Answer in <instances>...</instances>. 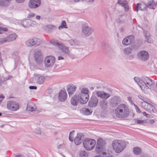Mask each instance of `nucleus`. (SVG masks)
<instances>
[{
    "instance_id": "obj_46",
    "label": "nucleus",
    "mask_w": 157,
    "mask_h": 157,
    "mask_svg": "<svg viewBox=\"0 0 157 157\" xmlns=\"http://www.w3.org/2000/svg\"><path fill=\"white\" fill-rule=\"evenodd\" d=\"M35 16V14L32 12H29V13L27 14V17L29 18H32L34 17Z\"/></svg>"
},
{
    "instance_id": "obj_15",
    "label": "nucleus",
    "mask_w": 157,
    "mask_h": 157,
    "mask_svg": "<svg viewBox=\"0 0 157 157\" xmlns=\"http://www.w3.org/2000/svg\"><path fill=\"white\" fill-rule=\"evenodd\" d=\"M84 138V136L82 133H78L74 139V142L76 145L80 144Z\"/></svg>"
},
{
    "instance_id": "obj_20",
    "label": "nucleus",
    "mask_w": 157,
    "mask_h": 157,
    "mask_svg": "<svg viewBox=\"0 0 157 157\" xmlns=\"http://www.w3.org/2000/svg\"><path fill=\"white\" fill-rule=\"evenodd\" d=\"M134 40V37L132 35L125 38L122 41V44L125 45H129Z\"/></svg>"
},
{
    "instance_id": "obj_28",
    "label": "nucleus",
    "mask_w": 157,
    "mask_h": 157,
    "mask_svg": "<svg viewBox=\"0 0 157 157\" xmlns=\"http://www.w3.org/2000/svg\"><path fill=\"white\" fill-rule=\"evenodd\" d=\"M100 105L101 109H105L107 107V102L104 100H102L100 102Z\"/></svg>"
},
{
    "instance_id": "obj_36",
    "label": "nucleus",
    "mask_w": 157,
    "mask_h": 157,
    "mask_svg": "<svg viewBox=\"0 0 157 157\" xmlns=\"http://www.w3.org/2000/svg\"><path fill=\"white\" fill-rule=\"evenodd\" d=\"M56 28V27L55 26L52 25H49L46 26L45 30L48 32H49L50 29H54Z\"/></svg>"
},
{
    "instance_id": "obj_33",
    "label": "nucleus",
    "mask_w": 157,
    "mask_h": 157,
    "mask_svg": "<svg viewBox=\"0 0 157 157\" xmlns=\"http://www.w3.org/2000/svg\"><path fill=\"white\" fill-rule=\"evenodd\" d=\"M92 112V111L88 109H83L82 111V113L86 115H89L91 114Z\"/></svg>"
},
{
    "instance_id": "obj_34",
    "label": "nucleus",
    "mask_w": 157,
    "mask_h": 157,
    "mask_svg": "<svg viewBox=\"0 0 157 157\" xmlns=\"http://www.w3.org/2000/svg\"><path fill=\"white\" fill-rule=\"evenodd\" d=\"M68 27L67 25L66 21H62L61 25L59 26V30H61L64 28H67Z\"/></svg>"
},
{
    "instance_id": "obj_4",
    "label": "nucleus",
    "mask_w": 157,
    "mask_h": 157,
    "mask_svg": "<svg viewBox=\"0 0 157 157\" xmlns=\"http://www.w3.org/2000/svg\"><path fill=\"white\" fill-rule=\"evenodd\" d=\"M95 144L96 141L94 140L89 138L85 139L83 142V147L88 151L92 150L94 148Z\"/></svg>"
},
{
    "instance_id": "obj_12",
    "label": "nucleus",
    "mask_w": 157,
    "mask_h": 157,
    "mask_svg": "<svg viewBox=\"0 0 157 157\" xmlns=\"http://www.w3.org/2000/svg\"><path fill=\"white\" fill-rule=\"evenodd\" d=\"M40 3V0H30L29 3V6L31 8H35L38 7Z\"/></svg>"
},
{
    "instance_id": "obj_1",
    "label": "nucleus",
    "mask_w": 157,
    "mask_h": 157,
    "mask_svg": "<svg viewBox=\"0 0 157 157\" xmlns=\"http://www.w3.org/2000/svg\"><path fill=\"white\" fill-rule=\"evenodd\" d=\"M134 79L143 92L146 93L150 90V87L155 84V82L153 80L147 77L143 78L142 79L136 77H134Z\"/></svg>"
},
{
    "instance_id": "obj_43",
    "label": "nucleus",
    "mask_w": 157,
    "mask_h": 157,
    "mask_svg": "<svg viewBox=\"0 0 157 157\" xmlns=\"http://www.w3.org/2000/svg\"><path fill=\"white\" fill-rule=\"evenodd\" d=\"M135 121H136L137 124H144L147 123L146 121L144 120H140L138 118L135 119Z\"/></svg>"
},
{
    "instance_id": "obj_50",
    "label": "nucleus",
    "mask_w": 157,
    "mask_h": 157,
    "mask_svg": "<svg viewBox=\"0 0 157 157\" xmlns=\"http://www.w3.org/2000/svg\"><path fill=\"white\" fill-rule=\"evenodd\" d=\"M143 114L144 116H145L147 118H151V116L149 114L145 112L143 113Z\"/></svg>"
},
{
    "instance_id": "obj_18",
    "label": "nucleus",
    "mask_w": 157,
    "mask_h": 157,
    "mask_svg": "<svg viewBox=\"0 0 157 157\" xmlns=\"http://www.w3.org/2000/svg\"><path fill=\"white\" fill-rule=\"evenodd\" d=\"M98 99L95 96H92L89 102V105L91 107L96 106L98 102Z\"/></svg>"
},
{
    "instance_id": "obj_6",
    "label": "nucleus",
    "mask_w": 157,
    "mask_h": 157,
    "mask_svg": "<svg viewBox=\"0 0 157 157\" xmlns=\"http://www.w3.org/2000/svg\"><path fill=\"white\" fill-rule=\"evenodd\" d=\"M6 106L7 109L11 111H16L20 107L18 103L13 101H9L7 102Z\"/></svg>"
},
{
    "instance_id": "obj_3",
    "label": "nucleus",
    "mask_w": 157,
    "mask_h": 157,
    "mask_svg": "<svg viewBox=\"0 0 157 157\" xmlns=\"http://www.w3.org/2000/svg\"><path fill=\"white\" fill-rule=\"evenodd\" d=\"M112 146L116 152L119 153L124 149L125 147V144L124 141L116 140L113 141Z\"/></svg>"
},
{
    "instance_id": "obj_30",
    "label": "nucleus",
    "mask_w": 157,
    "mask_h": 157,
    "mask_svg": "<svg viewBox=\"0 0 157 157\" xmlns=\"http://www.w3.org/2000/svg\"><path fill=\"white\" fill-rule=\"evenodd\" d=\"M45 79V78L43 76H40L37 78L36 79V83L38 84H40L43 83Z\"/></svg>"
},
{
    "instance_id": "obj_24",
    "label": "nucleus",
    "mask_w": 157,
    "mask_h": 157,
    "mask_svg": "<svg viewBox=\"0 0 157 157\" xmlns=\"http://www.w3.org/2000/svg\"><path fill=\"white\" fill-rule=\"evenodd\" d=\"M59 48L61 50L62 52L67 55H68L70 53V51L68 47L65 46L63 44L61 43Z\"/></svg>"
},
{
    "instance_id": "obj_47",
    "label": "nucleus",
    "mask_w": 157,
    "mask_h": 157,
    "mask_svg": "<svg viewBox=\"0 0 157 157\" xmlns=\"http://www.w3.org/2000/svg\"><path fill=\"white\" fill-rule=\"evenodd\" d=\"M69 42L71 45L74 46L76 44V40L71 39L69 40Z\"/></svg>"
},
{
    "instance_id": "obj_48",
    "label": "nucleus",
    "mask_w": 157,
    "mask_h": 157,
    "mask_svg": "<svg viewBox=\"0 0 157 157\" xmlns=\"http://www.w3.org/2000/svg\"><path fill=\"white\" fill-rule=\"evenodd\" d=\"M153 108V106L150 104L149 103L147 106V109H146L149 111L152 110Z\"/></svg>"
},
{
    "instance_id": "obj_26",
    "label": "nucleus",
    "mask_w": 157,
    "mask_h": 157,
    "mask_svg": "<svg viewBox=\"0 0 157 157\" xmlns=\"http://www.w3.org/2000/svg\"><path fill=\"white\" fill-rule=\"evenodd\" d=\"M22 25L24 27H30L29 19L24 20L21 21Z\"/></svg>"
},
{
    "instance_id": "obj_59",
    "label": "nucleus",
    "mask_w": 157,
    "mask_h": 157,
    "mask_svg": "<svg viewBox=\"0 0 157 157\" xmlns=\"http://www.w3.org/2000/svg\"><path fill=\"white\" fill-rule=\"evenodd\" d=\"M41 17L39 15H36V19L38 20H39L40 19Z\"/></svg>"
},
{
    "instance_id": "obj_55",
    "label": "nucleus",
    "mask_w": 157,
    "mask_h": 157,
    "mask_svg": "<svg viewBox=\"0 0 157 157\" xmlns=\"http://www.w3.org/2000/svg\"><path fill=\"white\" fill-rule=\"evenodd\" d=\"M138 97L141 100H142L143 101H146V99L144 98V97L140 95H138Z\"/></svg>"
},
{
    "instance_id": "obj_41",
    "label": "nucleus",
    "mask_w": 157,
    "mask_h": 157,
    "mask_svg": "<svg viewBox=\"0 0 157 157\" xmlns=\"http://www.w3.org/2000/svg\"><path fill=\"white\" fill-rule=\"evenodd\" d=\"M30 21V26H35L38 25V23L36 21L29 19Z\"/></svg>"
},
{
    "instance_id": "obj_57",
    "label": "nucleus",
    "mask_w": 157,
    "mask_h": 157,
    "mask_svg": "<svg viewBox=\"0 0 157 157\" xmlns=\"http://www.w3.org/2000/svg\"><path fill=\"white\" fill-rule=\"evenodd\" d=\"M29 88L30 89H37L36 86H29Z\"/></svg>"
},
{
    "instance_id": "obj_11",
    "label": "nucleus",
    "mask_w": 157,
    "mask_h": 157,
    "mask_svg": "<svg viewBox=\"0 0 157 157\" xmlns=\"http://www.w3.org/2000/svg\"><path fill=\"white\" fill-rule=\"evenodd\" d=\"M34 56L35 60L37 63H40L42 62V54L40 51L37 50L35 51Z\"/></svg>"
},
{
    "instance_id": "obj_52",
    "label": "nucleus",
    "mask_w": 157,
    "mask_h": 157,
    "mask_svg": "<svg viewBox=\"0 0 157 157\" xmlns=\"http://www.w3.org/2000/svg\"><path fill=\"white\" fill-rule=\"evenodd\" d=\"M140 3H137L136 4V9L135 10V11H136L137 12L139 10H140Z\"/></svg>"
},
{
    "instance_id": "obj_51",
    "label": "nucleus",
    "mask_w": 157,
    "mask_h": 157,
    "mask_svg": "<svg viewBox=\"0 0 157 157\" xmlns=\"http://www.w3.org/2000/svg\"><path fill=\"white\" fill-rule=\"evenodd\" d=\"M6 42L5 38L0 39V45Z\"/></svg>"
},
{
    "instance_id": "obj_49",
    "label": "nucleus",
    "mask_w": 157,
    "mask_h": 157,
    "mask_svg": "<svg viewBox=\"0 0 157 157\" xmlns=\"http://www.w3.org/2000/svg\"><path fill=\"white\" fill-rule=\"evenodd\" d=\"M134 106L135 107V109L137 113H141V111H140V109L135 104H134Z\"/></svg>"
},
{
    "instance_id": "obj_17",
    "label": "nucleus",
    "mask_w": 157,
    "mask_h": 157,
    "mask_svg": "<svg viewBox=\"0 0 157 157\" xmlns=\"http://www.w3.org/2000/svg\"><path fill=\"white\" fill-rule=\"evenodd\" d=\"M80 103L81 104H85L88 101L89 99V96L81 94H78Z\"/></svg>"
},
{
    "instance_id": "obj_45",
    "label": "nucleus",
    "mask_w": 157,
    "mask_h": 157,
    "mask_svg": "<svg viewBox=\"0 0 157 157\" xmlns=\"http://www.w3.org/2000/svg\"><path fill=\"white\" fill-rule=\"evenodd\" d=\"M144 36L147 39V42H149L148 40L150 37V34L147 31H144Z\"/></svg>"
},
{
    "instance_id": "obj_22",
    "label": "nucleus",
    "mask_w": 157,
    "mask_h": 157,
    "mask_svg": "<svg viewBox=\"0 0 157 157\" xmlns=\"http://www.w3.org/2000/svg\"><path fill=\"white\" fill-rule=\"evenodd\" d=\"M78 95H75L72 97L71 99V103L73 106L77 105L78 103H80Z\"/></svg>"
},
{
    "instance_id": "obj_10",
    "label": "nucleus",
    "mask_w": 157,
    "mask_h": 157,
    "mask_svg": "<svg viewBox=\"0 0 157 157\" xmlns=\"http://www.w3.org/2000/svg\"><path fill=\"white\" fill-rule=\"evenodd\" d=\"M93 32V30L89 26L84 25L82 27V32L85 36H89Z\"/></svg>"
},
{
    "instance_id": "obj_31",
    "label": "nucleus",
    "mask_w": 157,
    "mask_h": 157,
    "mask_svg": "<svg viewBox=\"0 0 157 157\" xmlns=\"http://www.w3.org/2000/svg\"><path fill=\"white\" fill-rule=\"evenodd\" d=\"M133 152L135 154L139 155L141 153L142 150L139 147H135L133 149Z\"/></svg>"
},
{
    "instance_id": "obj_5",
    "label": "nucleus",
    "mask_w": 157,
    "mask_h": 157,
    "mask_svg": "<svg viewBox=\"0 0 157 157\" xmlns=\"http://www.w3.org/2000/svg\"><path fill=\"white\" fill-rule=\"evenodd\" d=\"M42 42L40 39L36 37H32L28 39L25 42L26 45L29 47L38 46Z\"/></svg>"
},
{
    "instance_id": "obj_13",
    "label": "nucleus",
    "mask_w": 157,
    "mask_h": 157,
    "mask_svg": "<svg viewBox=\"0 0 157 157\" xmlns=\"http://www.w3.org/2000/svg\"><path fill=\"white\" fill-rule=\"evenodd\" d=\"M96 94L98 97H99L104 99H106L110 96V94H109L103 91H97L96 92Z\"/></svg>"
},
{
    "instance_id": "obj_2",
    "label": "nucleus",
    "mask_w": 157,
    "mask_h": 157,
    "mask_svg": "<svg viewBox=\"0 0 157 157\" xmlns=\"http://www.w3.org/2000/svg\"><path fill=\"white\" fill-rule=\"evenodd\" d=\"M115 113L117 117L126 118L129 116V109L126 105L122 104L119 105L116 108Z\"/></svg>"
},
{
    "instance_id": "obj_61",
    "label": "nucleus",
    "mask_w": 157,
    "mask_h": 157,
    "mask_svg": "<svg viewBox=\"0 0 157 157\" xmlns=\"http://www.w3.org/2000/svg\"><path fill=\"white\" fill-rule=\"evenodd\" d=\"M64 58L63 57L59 56L58 57V59L59 60H63V59Z\"/></svg>"
},
{
    "instance_id": "obj_54",
    "label": "nucleus",
    "mask_w": 157,
    "mask_h": 157,
    "mask_svg": "<svg viewBox=\"0 0 157 157\" xmlns=\"http://www.w3.org/2000/svg\"><path fill=\"white\" fill-rule=\"evenodd\" d=\"M0 31L2 32L3 31L7 32V28H5L0 27Z\"/></svg>"
},
{
    "instance_id": "obj_14",
    "label": "nucleus",
    "mask_w": 157,
    "mask_h": 157,
    "mask_svg": "<svg viewBox=\"0 0 157 157\" xmlns=\"http://www.w3.org/2000/svg\"><path fill=\"white\" fill-rule=\"evenodd\" d=\"M67 94L65 90H61L60 91L58 96V99L60 101H65L67 99Z\"/></svg>"
},
{
    "instance_id": "obj_64",
    "label": "nucleus",
    "mask_w": 157,
    "mask_h": 157,
    "mask_svg": "<svg viewBox=\"0 0 157 157\" xmlns=\"http://www.w3.org/2000/svg\"><path fill=\"white\" fill-rule=\"evenodd\" d=\"M142 157H149L146 154L144 155Z\"/></svg>"
},
{
    "instance_id": "obj_25",
    "label": "nucleus",
    "mask_w": 157,
    "mask_h": 157,
    "mask_svg": "<svg viewBox=\"0 0 157 157\" xmlns=\"http://www.w3.org/2000/svg\"><path fill=\"white\" fill-rule=\"evenodd\" d=\"M17 37V36L16 34H12L6 37H5L6 42H10L15 40Z\"/></svg>"
},
{
    "instance_id": "obj_9",
    "label": "nucleus",
    "mask_w": 157,
    "mask_h": 157,
    "mask_svg": "<svg viewBox=\"0 0 157 157\" xmlns=\"http://www.w3.org/2000/svg\"><path fill=\"white\" fill-rule=\"evenodd\" d=\"M139 58L142 61H145L148 60L149 55L148 52L144 51L140 52L138 54Z\"/></svg>"
},
{
    "instance_id": "obj_42",
    "label": "nucleus",
    "mask_w": 157,
    "mask_h": 157,
    "mask_svg": "<svg viewBox=\"0 0 157 157\" xmlns=\"http://www.w3.org/2000/svg\"><path fill=\"white\" fill-rule=\"evenodd\" d=\"M117 23L118 24H122L124 23V21L122 17L117 18L116 20Z\"/></svg>"
},
{
    "instance_id": "obj_53",
    "label": "nucleus",
    "mask_w": 157,
    "mask_h": 157,
    "mask_svg": "<svg viewBox=\"0 0 157 157\" xmlns=\"http://www.w3.org/2000/svg\"><path fill=\"white\" fill-rule=\"evenodd\" d=\"M128 100L130 102L131 104L133 105L135 104L134 102L132 100V99L131 97H129L128 98Z\"/></svg>"
},
{
    "instance_id": "obj_62",
    "label": "nucleus",
    "mask_w": 157,
    "mask_h": 157,
    "mask_svg": "<svg viewBox=\"0 0 157 157\" xmlns=\"http://www.w3.org/2000/svg\"><path fill=\"white\" fill-rule=\"evenodd\" d=\"M72 138H71V136H69V140L71 142H72L73 141V140Z\"/></svg>"
},
{
    "instance_id": "obj_35",
    "label": "nucleus",
    "mask_w": 157,
    "mask_h": 157,
    "mask_svg": "<svg viewBox=\"0 0 157 157\" xmlns=\"http://www.w3.org/2000/svg\"><path fill=\"white\" fill-rule=\"evenodd\" d=\"M124 52L125 55H129L132 52V48H125L123 50Z\"/></svg>"
},
{
    "instance_id": "obj_7",
    "label": "nucleus",
    "mask_w": 157,
    "mask_h": 157,
    "mask_svg": "<svg viewBox=\"0 0 157 157\" xmlns=\"http://www.w3.org/2000/svg\"><path fill=\"white\" fill-rule=\"evenodd\" d=\"M105 142L101 138L98 139L97 145L95 147V151L98 153H100V151L106 149L105 146Z\"/></svg>"
},
{
    "instance_id": "obj_23",
    "label": "nucleus",
    "mask_w": 157,
    "mask_h": 157,
    "mask_svg": "<svg viewBox=\"0 0 157 157\" xmlns=\"http://www.w3.org/2000/svg\"><path fill=\"white\" fill-rule=\"evenodd\" d=\"M108 150L107 149L100 151V153H98L100 154L98 155L99 157H113V155L108 153Z\"/></svg>"
},
{
    "instance_id": "obj_38",
    "label": "nucleus",
    "mask_w": 157,
    "mask_h": 157,
    "mask_svg": "<svg viewBox=\"0 0 157 157\" xmlns=\"http://www.w3.org/2000/svg\"><path fill=\"white\" fill-rule=\"evenodd\" d=\"M50 43L51 44L55 45L57 46L58 47H59V45H60V44H61L60 43H58L56 41H55L53 40H51L50 41Z\"/></svg>"
},
{
    "instance_id": "obj_60",
    "label": "nucleus",
    "mask_w": 157,
    "mask_h": 157,
    "mask_svg": "<svg viewBox=\"0 0 157 157\" xmlns=\"http://www.w3.org/2000/svg\"><path fill=\"white\" fill-rule=\"evenodd\" d=\"M25 0H16L17 2L18 3H21L23 2Z\"/></svg>"
},
{
    "instance_id": "obj_56",
    "label": "nucleus",
    "mask_w": 157,
    "mask_h": 157,
    "mask_svg": "<svg viewBox=\"0 0 157 157\" xmlns=\"http://www.w3.org/2000/svg\"><path fill=\"white\" fill-rule=\"evenodd\" d=\"M74 132H75V131L74 130L72 131V132H71L70 133L69 136H71V138H73V136L74 135Z\"/></svg>"
},
{
    "instance_id": "obj_58",
    "label": "nucleus",
    "mask_w": 157,
    "mask_h": 157,
    "mask_svg": "<svg viewBox=\"0 0 157 157\" xmlns=\"http://www.w3.org/2000/svg\"><path fill=\"white\" fill-rule=\"evenodd\" d=\"M155 122V121L153 119H151L149 121V123L151 124H153Z\"/></svg>"
},
{
    "instance_id": "obj_39",
    "label": "nucleus",
    "mask_w": 157,
    "mask_h": 157,
    "mask_svg": "<svg viewBox=\"0 0 157 157\" xmlns=\"http://www.w3.org/2000/svg\"><path fill=\"white\" fill-rule=\"evenodd\" d=\"M148 104L149 103L146 102L145 101L141 102V106L145 109H147V106Z\"/></svg>"
},
{
    "instance_id": "obj_40",
    "label": "nucleus",
    "mask_w": 157,
    "mask_h": 157,
    "mask_svg": "<svg viewBox=\"0 0 157 157\" xmlns=\"http://www.w3.org/2000/svg\"><path fill=\"white\" fill-rule=\"evenodd\" d=\"M79 155L80 157H87L88 154L85 151H82L80 152Z\"/></svg>"
},
{
    "instance_id": "obj_27",
    "label": "nucleus",
    "mask_w": 157,
    "mask_h": 157,
    "mask_svg": "<svg viewBox=\"0 0 157 157\" xmlns=\"http://www.w3.org/2000/svg\"><path fill=\"white\" fill-rule=\"evenodd\" d=\"M33 131L34 133L37 135H40L42 133V131L40 128L36 126L34 127Z\"/></svg>"
},
{
    "instance_id": "obj_8",
    "label": "nucleus",
    "mask_w": 157,
    "mask_h": 157,
    "mask_svg": "<svg viewBox=\"0 0 157 157\" xmlns=\"http://www.w3.org/2000/svg\"><path fill=\"white\" fill-rule=\"evenodd\" d=\"M55 61V57L52 56L47 57L45 59L44 63L47 67H51L53 65Z\"/></svg>"
},
{
    "instance_id": "obj_21",
    "label": "nucleus",
    "mask_w": 157,
    "mask_h": 157,
    "mask_svg": "<svg viewBox=\"0 0 157 157\" xmlns=\"http://www.w3.org/2000/svg\"><path fill=\"white\" fill-rule=\"evenodd\" d=\"M26 109L28 111L33 112L36 110V107L33 102H29L27 104Z\"/></svg>"
},
{
    "instance_id": "obj_32",
    "label": "nucleus",
    "mask_w": 157,
    "mask_h": 157,
    "mask_svg": "<svg viewBox=\"0 0 157 157\" xmlns=\"http://www.w3.org/2000/svg\"><path fill=\"white\" fill-rule=\"evenodd\" d=\"M89 91L86 88H83L81 90V93L79 94L85 95L89 96L88 94Z\"/></svg>"
},
{
    "instance_id": "obj_37",
    "label": "nucleus",
    "mask_w": 157,
    "mask_h": 157,
    "mask_svg": "<svg viewBox=\"0 0 157 157\" xmlns=\"http://www.w3.org/2000/svg\"><path fill=\"white\" fill-rule=\"evenodd\" d=\"M119 99L117 97H115L111 99V101L113 104H117L119 101Z\"/></svg>"
},
{
    "instance_id": "obj_63",
    "label": "nucleus",
    "mask_w": 157,
    "mask_h": 157,
    "mask_svg": "<svg viewBox=\"0 0 157 157\" xmlns=\"http://www.w3.org/2000/svg\"><path fill=\"white\" fill-rule=\"evenodd\" d=\"M15 157H23L22 156L20 155H17L15 156Z\"/></svg>"
},
{
    "instance_id": "obj_16",
    "label": "nucleus",
    "mask_w": 157,
    "mask_h": 157,
    "mask_svg": "<svg viewBox=\"0 0 157 157\" xmlns=\"http://www.w3.org/2000/svg\"><path fill=\"white\" fill-rule=\"evenodd\" d=\"M76 88L75 86L73 84H70L67 86V90L69 96H71L74 93Z\"/></svg>"
},
{
    "instance_id": "obj_44",
    "label": "nucleus",
    "mask_w": 157,
    "mask_h": 157,
    "mask_svg": "<svg viewBox=\"0 0 157 157\" xmlns=\"http://www.w3.org/2000/svg\"><path fill=\"white\" fill-rule=\"evenodd\" d=\"M147 6V5L144 3H140V10H145L146 9Z\"/></svg>"
},
{
    "instance_id": "obj_29",
    "label": "nucleus",
    "mask_w": 157,
    "mask_h": 157,
    "mask_svg": "<svg viewBox=\"0 0 157 157\" xmlns=\"http://www.w3.org/2000/svg\"><path fill=\"white\" fill-rule=\"evenodd\" d=\"M156 5V4L153 0H151L148 2L147 5V7L152 9L154 7H155Z\"/></svg>"
},
{
    "instance_id": "obj_19",
    "label": "nucleus",
    "mask_w": 157,
    "mask_h": 157,
    "mask_svg": "<svg viewBox=\"0 0 157 157\" xmlns=\"http://www.w3.org/2000/svg\"><path fill=\"white\" fill-rule=\"evenodd\" d=\"M117 2L119 4L121 5L124 7V10L125 12H127L129 10V6L128 2L126 0H118Z\"/></svg>"
}]
</instances>
